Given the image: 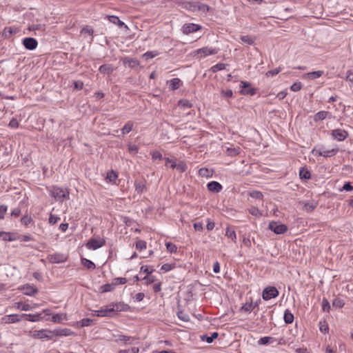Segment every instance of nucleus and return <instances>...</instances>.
Instances as JSON below:
<instances>
[{"label": "nucleus", "instance_id": "obj_1", "mask_svg": "<svg viewBox=\"0 0 353 353\" xmlns=\"http://www.w3.org/2000/svg\"><path fill=\"white\" fill-rule=\"evenodd\" d=\"M268 229L276 234H282L287 232L288 226L279 221H270L269 223Z\"/></svg>", "mask_w": 353, "mask_h": 353}, {"label": "nucleus", "instance_id": "obj_2", "mask_svg": "<svg viewBox=\"0 0 353 353\" xmlns=\"http://www.w3.org/2000/svg\"><path fill=\"white\" fill-rule=\"evenodd\" d=\"M51 194L55 200L58 201H63L65 198L69 196V192L67 189L59 187H53Z\"/></svg>", "mask_w": 353, "mask_h": 353}, {"label": "nucleus", "instance_id": "obj_3", "mask_svg": "<svg viewBox=\"0 0 353 353\" xmlns=\"http://www.w3.org/2000/svg\"><path fill=\"white\" fill-rule=\"evenodd\" d=\"M240 88V93L243 95L254 96L256 93V89L252 88L251 83L248 81H241Z\"/></svg>", "mask_w": 353, "mask_h": 353}, {"label": "nucleus", "instance_id": "obj_4", "mask_svg": "<svg viewBox=\"0 0 353 353\" xmlns=\"http://www.w3.org/2000/svg\"><path fill=\"white\" fill-rule=\"evenodd\" d=\"M278 290L273 286L265 288L262 292V297L264 300L268 301L279 296Z\"/></svg>", "mask_w": 353, "mask_h": 353}, {"label": "nucleus", "instance_id": "obj_5", "mask_svg": "<svg viewBox=\"0 0 353 353\" xmlns=\"http://www.w3.org/2000/svg\"><path fill=\"white\" fill-rule=\"evenodd\" d=\"M219 49L217 48L203 47L196 50L195 53L201 55V58H204L208 55L216 54L219 52Z\"/></svg>", "mask_w": 353, "mask_h": 353}, {"label": "nucleus", "instance_id": "obj_6", "mask_svg": "<svg viewBox=\"0 0 353 353\" xmlns=\"http://www.w3.org/2000/svg\"><path fill=\"white\" fill-rule=\"evenodd\" d=\"M105 243V240L104 239H97L92 238L86 243V247L90 250H95L103 246Z\"/></svg>", "mask_w": 353, "mask_h": 353}, {"label": "nucleus", "instance_id": "obj_7", "mask_svg": "<svg viewBox=\"0 0 353 353\" xmlns=\"http://www.w3.org/2000/svg\"><path fill=\"white\" fill-rule=\"evenodd\" d=\"M331 136L334 139L342 141L348 137V132L345 130L338 128L332 130Z\"/></svg>", "mask_w": 353, "mask_h": 353}, {"label": "nucleus", "instance_id": "obj_8", "mask_svg": "<svg viewBox=\"0 0 353 353\" xmlns=\"http://www.w3.org/2000/svg\"><path fill=\"white\" fill-rule=\"evenodd\" d=\"M32 336L34 339H52V331L48 330H35L33 332Z\"/></svg>", "mask_w": 353, "mask_h": 353}, {"label": "nucleus", "instance_id": "obj_9", "mask_svg": "<svg viewBox=\"0 0 353 353\" xmlns=\"http://www.w3.org/2000/svg\"><path fill=\"white\" fill-rule=\"evenodd\" d=\"M22 43L24 48L28 50H33L36 49L38 46L37 39L32 37H26L23 39Z\"/></svg>", "mask_w": 353, "mask_h": 353}, {"label": "nucleus", "instance_id": "obj_10", "mask_svg": "<svg viewBox=\"0 0 353 353\" xmlns=\"http://www.w3.org/2000/svg\"><path fill=\"white\" fill-rule=\"evenodd\" d=\"M201 29V26L195 23H185L182 26V31L185 34L195 32Z\"/></svg>", "mask_w": 353, "mask_h": 353}, {"label": "nucleus", "instance_id": "obj_11", "mask_svg": "<svg viewBox=\"0 0 353 353\" xmlns=\"http://www.w3.org/2000/svg\"><path fill=\"white\" fill-rule=\"evenodd\" d=\"M21 319V314H10L3 316L1 319V322L3 323L10 324L19 322Z\"/></svg>", "mask_w": 353, "mask_h": 353}, {"label": "nucleus", "instance_id": "obj_12", "mask_svg": "<svg viewBox=\"0 0 353 353\" xmlns=\"http://www.w3.org/2000/svg\"><path fill=\"white\" fill-rule=\"evenodd\" d=\"M112 307L114 309V315L117 312H127L130 310V307L124 302L112 303Z\"/></svg>", "mask_w": 353, "mask_h": 353}, {"label": "nucleus", "instance_id": "obj_13", "mask_svg": "<svg viewBox=\"0 0 353 353\" xmlns=\"http://www.w3.org/2000/svg\"><path fill=\"white\" fill-rule=\"evenodd\" d=\"M112 305L109 304L99 309L100 316L112 317L114 316V309L112 307Z\"/></svg>", "mask_w": 353, "mask_h": 353}, {"label": "nucleus", "instance_id": "obj_14", "mask_svg": "<svg viewBox=\"0 0 353 353\" xmlns=\"http://www.w3.org/2000/svg\"><path fill=\"white\" fill-rule=\"evenodd\" d=\"M73 334V332L68 328H57L52 330V335L57 336H68Z\"/></svg>", "mask_w": 353, "mask_h": 353}, {"label": "nucleus", "instance_id": "obj_15", "mask_svg": "<svg viewBox=\"0 0 353 353\" xmlns=\"http://www.w3.org/2000/svg\"><path fill=\"white\" fill-rule=\"evenodd\" d=\"M114 337L116 342L123 341L125 344H132L134 343V341L137 339L135 337L123 334L114 335Z\"/></svg>", "mask_w": 353, "mask_h": 353}, {"label": "nucleus", "instance_id": "obj_16", "mask_svg": "<svg viewBox=\"0 0 353 353\" xmlns=\"http://www.w3.org/2000/svg\"><path fill=\"white\" fill-rule=\"evenodd\" d=\"M48 259L50 263H62V262L65 261L66 258L62 254L56 253V254L49 255Z\"/></svg>", "mask_w": 353, "mask_h": 353}, {"label": "nucleus", "instance_id": "obj_17", "mask_svg": "<svg viewBox=\"0 0 353 353\" xmlns=\"http://www.w3.org/2000/svg\"><path fill=\"white\" fill-rule=\"evenodd\" d=\"M207 187L209 191L216 193L221 192L223 188L219 182L214 181L208 183Z\"/></svg>", "mask_w": 353, "mask_h": 353}, {"label": "nucleus", "instance_id": "obj_18", "mask_svg": "<svg viewBox=\"0 0 353 353\" xmlns=\"http://www.w3.org/2000/svg\"><path fill=\"white\" fill-rule=\"evenodd\" d=\"M123 63L124 65H128V66L130 68H134L139 65V61L137 59L125 57L123 60Z\"/></svg>", "mask_w": 353, "mask_h": 353}, {"label": "nucleus", "instance_id": "obj_19", "mask_svg": "<svg viewBox=\"0 0 353 353\" xmlns=\"http://www.w3.org/2000/svg\"><path fill=\"white\" fill-rule=\"evenodd\" d=\"M135 190L138 194H141L146 190L145 181L136 180L134 181Z\"/></svg>", "mask_w": 353, "mask_h": 353}, {"label": "nucleus", "instance_id": "obj_20", "mask_svg": "<svg viewBox=\"0 0 353 353\" xmlns=\"http://www.w3.org/2000/svg\"><path fill=\"white\" fill-rule=\"evenodd\" d=\"M23 294L28 296H34L37 293L38 289L30 285H26L22 288Z\"/></svg>", "mask_w": 353, "mask_h": 353}, {"label": "nucleus", "instance_id": "obj_21", "mask_svg": "<svg viewBox=\"0 0 353 353\" xmlns=\"http://www.w3.org/2000/svg\"><path fill=\"white\" fill-rule=\"evenodd\" d=\"M107 17L110 23L117 25L119 28L125 27L128 28L125 23L121 21L118 17L114 15H109L107 16Z\"/></svg>", "mask_w": 353, "mask_h": 353}, {"label": "nucleus", "instance_id": "obj_22", "mask_svg": "<svg viewBox=\"0 0 353 353\" xmlns=\"http://www.w3.org/2000/svg\"><path fill=\"white\" fill-rule=\"evenodd\" d=\"M173 164L170 165V168L172 169H176L180 172H184L187 170V165L184 161H179L178 163L176 162H173Z\"/></svg>", "mask_w": 353, "mask_h": 353}, {"label": "nucleus", "instance_id": "obj_23", "mask_svg": "<svg viewBox=\"0 0 353 353\" xmlns=\"http://www.w3.org/2000/svg\"><path fill=\"white\" fill-rule=\"evenodd\" d=\"M99 70L103 74H110L113 72L114 68L111 64H103L99 67Z\"/></svg>", "mask_w": 353, "mask_h": 353}, {"label": "nucleus", "instance_id": "obj_24", "mask_svg": "<svg viewBox=\"0 0 353 353\" xmlns=\"http://www.w3.org/2000/svg\"><path fill=\"white\" fill-rule=\"evenodd\" d=\"M41 314H22L21 316L23 318H26V320L31 322H36L39 321L41 319Z\"/></svg>", "mask_w": 353, "mask_h": 353}, {"label": "nucleus", "instance_id": "obj_25", "mask_svg": "<svg viewBox=\"0 0 353 353\" xmlns=\"http://www.w3.org/2000/svg\"><path fill=\"white\" fill-rule=\"evenodd\" d=\"M181 85H182V82L180 79L174 78L170 80V88L172 90H176L179 89Z\"/></svg>", "mask_w": 353, "mask_h": 353}, {"label": "nucleus", "instance_id": "obj_26", "mask_svg": "<svg viewBox=\"0 0 353 353\" xmlns=\"http://www.w3.org/2000/svg\"><path fill=\"white\" fill-rule=\"evenodd\" d=\"M294 317L292 313L287 309L284 312L283 320L286 324L292 323L294 321Z\"/></svg>", "mask_w": 353, "mask_h": 353}, {"label": "nucleus", "instance_id": "obj_27", "mask_svg": "<svg viewBox=\"0 0 353 353\" xmlns=\"http://www.w3.org/2000/svg\"><path fill=\"white\" fill-rule=\"evenodd\" d=\"M182 8H185L190 11H196V2L194 1H183L181 3Z\"/></svg>", "mask_w": 353, "mask_h": 353}, {"label": "nucleus", "instance_id": "obj_28", "mask_svg": "<svg viewBox=\"0 0 353 353\" xmlns=\"http://www.w3.org/2000/svg\"><path fill=\"white\" fill-rule=\"evenodd\" d=\"M323 74L321 70L310 72L305 74V77L310 79H316L321 77Z\"/></svg>", "mask_w": 353, "mask_h": 353}, {"label": "nucleus", "instance_id": "obj_29", "mask_svg": "<svg viewBox=\"0 0 353 353\" xmlns=\"http://www.w3.org/2000/svg\"><path fill=\"white\" fill-rule=\"evenodd\" d=\"M329 114H330V112H327V111L318 112L314 116V121L316 122L319 121H322V120L325 119Z\"/></svg>", "mask_w": 353, "mask_h": 353}, {"label": "nucleus", "instance_id": "obj_30", "mask_svg": "<svg viewBox=\"0 0 353 353\" xmlns=\"http://www.w3.org/2000/svg\"><path fill=\"white\" fill-rule=\"evenodd\" d=\"M299 176L301 179H309L311 177V174L307 168L303 167L300 168Z\"/></svg>", "mask_w": 353, "mask_h": 353}, {"label": "nucleus", "instance_id": "obj_31", "mask_svg": "<svg viewBox=\"0 0 353 353\" xmlns=\"http://www.w3.org/2000/svg\"><path fill=\"white\" fill-rule=\"evenodd\" d=\"M81 261L82 265H83L88 270H94L96 268L95 264L89 259L81 258Z\"/></svg>", "mask_w": 353, "mask_h": 353}, {"label": "nucleus", "instance_id": "obj_32", "mask_svg": "<svg viewBox=\"0 0 353 353\" xmlns=\"http://www.w3.org/2000/svg\"><path fill=\"white\" fill-rule=\"evenodd\" d=\"M276 339L273 338V337H271V336H263V337H261L259 340V344H260V345H267V344H269V343H272L276 342Z\"/></svg>", "mask_w": 353, "mask_h": 353}, {"label": "nucleus", "instance_id": "obj_33", "mask_svg": "<svg viewBox=\"0 0 353 353\" xmlns=\"http://www.w3.org/2000/svg\"><path fill=\"white\" fill-rule=\"evenodd\" d=\"M115 287L112 283H106L100 287V291L101 293L108 292H112L114 290Z\"/></svg>", "mask_w": 353, "mask_h": 353}, {"label": "nucleus", "instance_id": "obj_34", "mask_svg": "<svg viewBox=\"0 0 353 353\" xmlns=\"http://www.w3.org/2000/svg\"><path fill=\"white\" fill-rule=\"evenodd\" d=\"M17 308L21 310L22 311H29L32 310L34 307L31 306L30 305L22 302L16 303Z\"/></svg>", "mask_w": 353, "mask_h": 353}, {"label": "nucleus", "instance_id": "obj_35", "mask_svg": "<svg viewBox=\"0 0 353 353\" xmlns=\"http://www.w3.org/2000/svg\"><path fill=\"white\" fill-rule=\"evenodd\" d=\"M339 152V148H333L332 150H322V156L324 157H331L337 154Z\"/></svg>", "mask_w": 353, "mask_h": 353}, {"label": "nucleus", "instance_id": "obj_36", "mask_svg": "<svg viewBox=\"0 0 353 353\" xmlns=\"http://www.w3.org/2000/svg\"><path fill=\"white\" fill-rule=\"evenodd\" d=\"M0 236L3 238V241H13L16 238L12 236V234L6 232H0Z\"/></svg>", "mask_w": 353, "mask_h": 353}, {"label": "nucleus", "instance_id": "obj_37", "mask_svg": "<svg viewBox=\"0 0 353 353\" xmlns=\"http://www.w3.org/2000/svg\"><path fill=\"white\" fill-rule=\"evenodd\" d=\"M219 336V334L217 332H213L212 333L211 336L208 335H203L201 336V339L203 340H205L208 343H211L212 341L216 339Z\"/></svg>", "mask_w": 353, "mask_h": 353}, {"label": "nucleus", "instance_id": "obj_38", "mask_svg": "<svg viewBox=\"0 0 353 353\" xmlns=\"http://www.w3.org/2000/svg\"><path fill=\"white\" fill-rule=\"evenodd\" d=\"M93 33H94L93 28L89 26H86L83 27L81 30V34H88L92 36L91 41H92V40H93Z\"/></svg>", "mask_w": 353, "mask_h": 353}, {"label": "nucleus", "instance_id": "obj_39", "mask_svg": "<svg viewBox=\"0 0 353 353\" xmlns=\"http://www.w3.org/2000/svg\"><path fill=\"white\" fill-rule=\"evenodd\" d=\"M256 305H253L252 303H246L241 307V310L246 312H251L255 307Z\"/></svg>", "mask_w": 353, "mask_h": 353}, {"label": "nucleus", "instance_id": "obj_40", "mask_svg": "<svg viewBox=\"0 0 353 353\" xmlns=\"http://www.w3.org/2000/svg\"><path fill=\"white\" fill-rule=\"evenodd\" d=\"M345 305V302L340 298H335L332 301V306L336 308H342Z\"/></svg>", "mask_w": 353, "mask_h": 353}, {"label": "nucleus", "instance_id": "obj_41", "mask_svg": "<svg viewBox=\"0 0 353 353\" xmlns=\"http://www.w3.org/2000/svg\"><path fill=\"white\" fill-rule=\"evenodd\" d=\"M16 32V30L15 29H13L12 28H5L3 31V36L5 37V38H9L10 37H11L12 34H13L14 33Z\"/></svg>", "mask_w": 353, "mask_h": 353}, {"label": "nucleus", "instance_id": "obj_42", "mask_svg": "<svg viewBox=\"0 0 353 353\" xmlns=\"http://www.w3.org/2000/svg\"><path fill=\"white\" fill-rule=\"evenodd\" d=\"M118 175L116 172L110 170L107 173L106 179L110 182H114L117 179Z\"/></svg>", "mask_w": 353, "mask_h": 353}, {"label": "nucleus", "instance_id": "obj_43", "mask_svg": "<svg viewBox=\"0 0 353 353\" xmlns=\"http://www.w3.org/2000/svg\"><path fill=\"white\" fill-rule=\"evenodd\" d=\"M225 66H226V64L225 63H217L214 65H213L212 67H211L210 68V70L213 72V73H215L219 70H223L225 68Z\"/></svg>", "mask_w": 353, "mask_h": 353}, {"label": "nucleus", "instance_id": "obj_44", "mask_svg": "<svg viewBox=\"0 0 353 353\" xmlns=\"http://www.w3.org/2000/svg\"><path fill=\"white\" fill-rule=\"evenodd\" d=\"M133 127V123L130 121L127 122L125 125L121 129L122 134H125L129 133L132 130Z\"/></svg>", "mask_w": 353, "mask_h": 353}, {"label": "nucleus", "instance_id": "obj_45", "mask_svg": "<svg viewBox=\"0 0 353 353\" xmlns=\"http://www.w3.org/2000/svg\"><path fill=\"white\" fill-rule=\"evenodd\" d=\"M179 105L183 108H191L192 103L187 99H181L179 101Z\"/></svg>", "mask_w": 353, "mask_h": 353}, {"label": "nucleus", "instance_id": "obj_46", "mask_svg": "<svg viewBox=\"0 0 353 353\" xmlns=\"http://www.w3.org/2000/svg\"><path fill=\"white\" fill-rule=\"evenodd\" d=\"M177 316L179 319L184 322H188L190 321V316L188 314L185 313L183 311L180 310L177 312Z\"/></svg>", "mask_w": 353, "mask_h": 353}, {"label": "nucleus", "instance_id": "obj_47", "mask_svg": "<svg viewBox=\"0 0 353 353\" xmlns=\"http://www.w3.org/2000/svg\"><path fill=\"white\" fill-rule=\"evenodd\" d=\"M210 8L207 4L201 3L196 2V10L202 11L203 12H207Z\"/></svg>", "mask_w": 353, "mask_h": 353}, {"label": "nucleus", "instance_id": "obj_48", "mask_svg": "<svg viewBox=\"0 0 353 353\" xmlns=\"http://www.w3.org/2000/svg\"><path fill=\"white\" fill-rule=\"evenodd\" d=\"M240 39L243 43L248 45H252L254 42V39L248 35L241 36Z\"/></svg>", "mask_w": 353, "mask_h": 353}, {"label": "nucleus", "instance_id": "obj_49", "mask_svg": "<svg viewBox=\"0 0 353 353\" xmlns=\"http://www.w3.org/2000/svg\"><path fill=\"white\" fill-rule=\"evenodd\" d=\"M322 310L326 312H329L330 310V302L325 298H323L322 300Z\"/></svg>", "mask_w": 353, "mask_h": 353}, {"label": "nucleus", "instance_id": "obj_50", "mask_svg": "<svg viewBox=\"0 0 353 353\" xmlns=\"http://www.w3.org/2000/svg\"><path fill=\"white\" fill-rule=\"evenodd\" d=\"M165 246L168 251L170 252V253H175L177 250V247L176 246V245L171 242L166 243Z\"/></svg>", "mask_w": 353, "mask_h": 353}, {"label": "nucleus", "instance_id": "obj_51", "mask_svg": "<svg viewBox=\"0 0 353 353\" xmlns=\"http://www.w3.org/2000/svg\"><path fill=\"white\" fill-rule=\"evenodd\" d=\"M225 236H227L228 238L231 239L234 241H235V239L236 238L235 231L233 230H231L228 228L226 229Z\"/></svg>", "mask_w": 353, "mask_h": 353}, {"label": "nucleus", "instance_id": "obj_52", "mask_svg": "<svg viewBox=\"0 0 353 353\" xmlns=\"http://www.w3.org/2000/svg\"><path fill=\"white\" fill-rule=\"evenodd\" d=\"M250 196L256 199L262 200L263 195L261 192L260 191H253L250 193Z\"/></svg>", "mask_w": 353, "mask_h": 353}, {"label": "nucleus", "instance_id": "obj_53", "mask_svg": "<svg viewBox=\"0 0 353 353\" xmlns=\"http://www.w3.org/2000/svg\"><path fill=\"white\" fill-rule=\"evenodd\" d=\"M65 316L62 314H54L52 316V321L54 323H60L63 319H65Z\"/></svg>", "mask_w": 353, "mask_h": 353}, {"label": "nucleus", "instance_id": "obj_54", "mask_svg": "<svg viewBox=\"0 0 353 353\" xmlns=\"http://www.w3.org/2000/svg\"><path fill=\"white\" fill-rule=\"evenodd\" d=\"M113 284L114 287L118 285H123L127 283V279L125 278L117 277L114 279Z\"/></svg>", "mask_w": 353, "mask_h": 353}, {"label": "nucleus", "instance_id": "obj_55", "mask_svg": "<svg viewBox=\"0 0 353 353\" xmlns=\"http://www.w3.org/2000/svg\"><path fill=\"white\" fill-rule=\"evenodd\" d=\"M249 212L252 215L256 216V217H259L262 215V213L261 212V211L259 210L258 208H256V207H252L250 209H249Z\"/></svg>", "mask_w": 353, "mask_h": 353}, {"label": "nucleus", "instance_id": "obj_56", "mask_svg": "<svg viewBox=\"0 0 353 353\" xmlns=\"http://www.w3.org/2000/svg\"><path fill=\"white\" fill-rule=\"evenodd\" d=\"M136 248L141 251L146 248V242L143 240H139L136 242Z\"/></svg>", "mask_w": 353, "mask_h": 353}, {"label": "nucleus", "instance_id": "obj_57", "mask_svg": "<svg viewBox=\"0 0 353 353\" xmlns=\"http://www.w3.org/2000/svg\"><path fill=\"white\" fill-rule=\"evenodd\" d=\"M158 55V52L156 51H148L145 54H143V57L148 60L150 59H152Z\"/></svg>", "mask_w": 353, "mask_h": 353}, {"label": "nucleus", "instance_id": "obj_58", "mask_svg": "<svg viewBox=\"0 0 353 353\" xmlns=\"http://www.w3.org/2000/svg\"><path fill=\"white\" fill-rule=\"evenodd\" d=\"M316 207V204L314 203H305L303 208L304 210L307 212H311L314 210Z\"/></svg>", "mask_w": 353, "mask_h": 353}, {"label": "nucleus", "instance_id": "obj_59", "mask_svg": "<svg viewBox=\"0 0 353 353\" xmlns=\"http://www.w3.org/2000/svg\"><path fill=\"white\" fill-rule=\"evenodd\" d=\"M302 88V83L301 82H295L294 83L291 87L290 89L293 92H298Z\"/></svg>", "mask_w": 353, "mask_h": 353}, {"label": "nucleus", "instance_id": "obj_60", "mask_svg": "<svg viewBox=\"0 0 353 353\" xmlns=\"http://www.w3.org/2000/svg\"><path fill=\"white\" fill-rule=\"evenodd\" d=\"M139 348L134 347L128 350H121L118 353H139Z\"/></svg>", "mask_w": 353, "mask_h": 353}, {"label": "nucleus", "instance_id": "obj_61", "mask_svg": "<svg viewBox=\"0 0 353 353\" xmlns=\"http://www.w3.org/2000/svg\"><path fill=\"white\" fill-rule=\"evenodd\" d=\"M128 150L132 154H136L139 151V148L137 145L129 144Z\"/></svg>", "mask_w": 353, "mask_h": 353}, {"label": "nucleus", "instance_id": "obj_62", "mask_svg": "<svg viewBox=\"0 0 353 353\" xmlns=\"http://www.w3.org/2000/svg\"><path fill=\"white\" fill-rule=\"evenodd\" d=\"M60 220V217L54 215L52 214H50L48 221L49 223L54 225L58 222V221Z\"/></svg>", "mask_w": 353, "mask_h": 353}, {"label": "nucleus", "instance_id": "obj_63", "mask_svg": "<svg viewBox=\"0 0 353 353\" xmlns=\"http://www.w3.org/2000/svg\"><path fill=\"white\" fill-rule=\"evenodd\" d=\"M32 221V219L30 216H23L21 219V222L24 225H28L29 223H30Z\"/></svg>", "mask_w": 353, "mask_h": 353}, {"label": "nucleus", "instance_id": "obj_64", "mask_svg": "<svg viewBox=\"0 0 353 353\" xmlns=\"http://www.w3.org/2000/svg\"><path fill=\"white\" fill-rule=\"evenodd\" d=\"M92 323V320L88 318L83 319L81 321V327H85L89 326Z\"/></svg>", "mask_w": 353, "mask_h": 353}]
</instances>
